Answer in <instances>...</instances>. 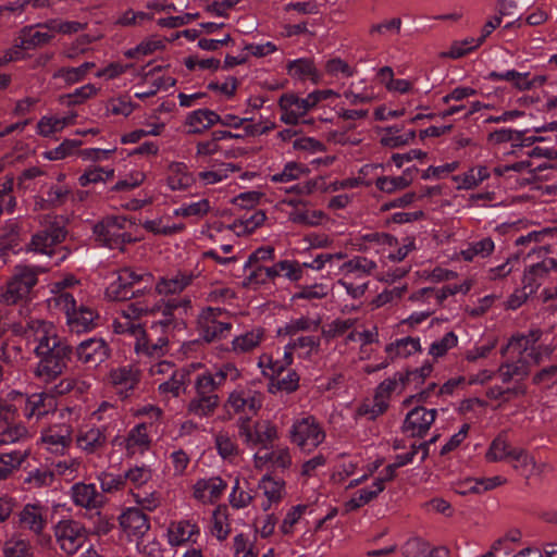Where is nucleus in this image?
Wrapping results in <instances>:
<instances>
[{
  "mask_svg": "<svg viewBox=\"0 0 557 557\" xmlns=\"http://www.w3.org/2000/svg\"><path fill=\"white\" fill-rule=\"evenodd\" d=\"M24 334L28 341H34V352L39 359L35 375L46 382L61 375L74 357V348L64 338H61L54 326L44 320L27 322Z\"/></svg>",
  "mask_w": 557,
  "mask_h": 557,
  "instance_id": "1",
  "label": "nucleus"
},
{
  "mask_svg": "<svg viewBox=\"0 0 557 557\" xmlns=\"http://www.w3.org/2000/svg\"><path fill=\"white\" fill-rule=\"evenodd\" d=\"M189 299L169 300L163 307L162 319L152 322L149 331H145L141 325L132 324L129 330L133 334L139 335L135 345L137 352H144L151 357H161L164 355L165 347L169 344V337L175 330H184L186 323L182 317L181 310L186 311L189 307Z\"/></svg>",
  "mask_w": 557,
  "mask_h": 557,
  "instance_id": "2",
  "label": "nucleus"
},
{
  "mask_svg": "<svg viewBox=\"0 0 557 557\" xmlns=\"http://www.w3.org/2000/svg\"><path fill=\"white\" fill-rule=\"evenodd\" d=\"M126 219L123 216H108L94 226L96 239L111 249L124 250L127 243L134 242L132 235L125 232Z\"/></svg>",
  "mask_w": 557,
  "mask_h": 557,
  "instance_id": "3",
  "label": "nucleus"
},
{
  "mask_svg": "<svg viewBox=\"0 0 557 557\" xmlns=\"http://www.w3.org/2000/svg\"><path fill=\"white\" fill-rule=\"evenodd\" d=\"M195 396L187 404V413L198 418L211 417L220 405L218 389L212 387L211 381L198 375L195 381Z\"/></svg>",
  "mask_w": 557,
  "mask_h": 557,
  "instance_id": "4",
  "label": "nucleus"
},
{
  "mask_svg": "<svg viewBox=\"0 0 557 557\" xmlns=\"http://www.w3.org/2000/svg\"><path fill=\"white\" fill-rule=\"evenodd\" d=\"M238 435L247 445H261L268 449L277 438V429L269 420L257 421L251 425L250 417H240L237 421Z\"/></svg>",
  "mask_w": 557,
  "mask_h": 557,
  "instance_id": "5",
  "label": "nucleus"
},
{
  "mask_svg": "<svg viewBox=\"0 0 557 557\" xmlns=\"http://www.w3.org/2000/svg\"><path fill=\"white\" fill-rule=\"evenodd\" d=\"M37 283V273L26 265L15 268V273L8 282L5 292L0 295V301L10 306L26 297Z\"/></svg>",
  "mask_w": 557,
  "mask_h": 557,
  "instance_id": "6",
  "label": "nucleus"
},
{
  "mask_svg": "<svg viewBox=\"0 0 557 557\" xmlns=\"http://www.w3.org/2000/svg\"><path fill=\"white\" fill-rule=\"evenodd\" d=\"M54 536L60 548L73 555L86 543L88 532L78 521L61 520L54 527Z\"/></svg>",
  "mask_w": 557,
  "mask_h": 557,
  "instance_id": "7",
  "label": "nucleus"
},
{
  "mask_svg": "<svg viewBox=\"0 0 557 557\" xmlns=\"http://www.w3.org/2000/svg\"><path fill=\"white\" fill-rule=\"evenodd\" d=\"M222 314V309L211 307L203 309L199 314L197 322L198 331L207 343L226 337L230 333L232 324L220 321L219 317Z\"/></svg>",
  "mask_w": 557,
  "mask_h": 557,
  "instance_id": "8",
  "label": "nucleus"
},
{
  "mask_svg": "<svg viewBox=\"0 0 557 557\" xmlns=\"http://www.w3.org/2000/svg\"><path fill=\"white\" fill-rule=\"evenodd\" d=\"M290 435L294 443L308 451L318 447L325 437L324 432L313 417L304 418L296 422L290 431Z\"/></svg>",
  "mask_w": 557,
  "mask_h": 557,
  "instance_id": "9",
  "label": "nucleus"
},
{
  "mask_svg": "<svg viewBox=\"0 0 557 557\" xmlns=\"http://www.w3.org/2000/svg\"><path fill=\"white\" fill-rule=\"evenodd\" d=\"M110 356V348L104 339L92 337L81 342L74 349L77 361L89 367H97Z\"/></svg>",
  "mask_w": 557,
  "mask_h": 557,
  "instance_id": "10",
  "label": "nucleus"
},
{
  "mask_svg": "<svg viewBox=\"0 0 557 557\" xmlns=\"http://www.w3.org/2000/svg\"><path fill=\"white\" fill-rule=\"evenodd\" d=\"M436 416V409L417 406L407 413L401 430L405 433L410 432L412 437H424L434 423Z\"/></svg>",
  "mask_w": 557,
  "mask_h": 557,
  "instance_id": "11",
  "label": "nucleus"
},
{
  "mask_svg": "<svg viewBox=\"0 0 557 557\" xmlns=\"http://www.w3.org/2000/svg\"><path fill=\"white\" fill-rule=\"evenodd\" d=\"M259 364L271 369L272 374L276 375V381L272 380L269 384V392L275 393L276 391H284L293 393L298 388L299 376L295 371L288 370L285 376H282L284 367L277 361L273 362L270 356L263 355L260 358Z\"/></svg>",
  "mask_w": 557,
  "mask_h": 557,
  "instance_id": "12",
  "label": "nucleus"
},
{
  "mask_svg": "<svg viewBox=\"0 0 557 557\" xmlns=\"http://www.w3.org/2000/svg\"><path fill=\"white\" fill-rule=\"evenodd\" d=\"M263 395L251 389H238L230 394L227 405L235 412L257 414L262 407Z\"/></svg>",
  "mask_w": 557,
  "mask_h": 557,
  "instance_id": "13",
  "label": "nucleus"
},
{
  "mask_svg": "<svg viewBox=\"0 0 557 557\" xmlns=\"http://www.w3.org/2000/svg\"><path fill=\"white\" fill-rule=\"evenodd\" d=\"M557 269V261L554 258H545L529 267L524 271L522 278L524 297L536 292L541 285V280L544 278L550 270Z\"/></svg>",
  "mask_w": 557,
  "mask_h": 557,
  "instance_id": "14",
  "label": "nucleus"
},
{
  "mask_svg": "<svg viewBox=\"0 0 557 557\" xmlns=\"http://www.w3.org/2000/svg\"><path fill=\"white\" fill-rule=\"evenodd\" d=\"M120 525L128 534L144 535L150 528L148 517L138 508H128L120 516Z\"/></svg>",
  "mask_w": 557,
  "mask_h": 557,
  "instance_id": "15",
  "label": "nucleus"
},
{
  "mask_svg": "<svg viewBox=\"0 0 557 557\" xmlns=\"http://www.w3.org/2000/svg\"><path fill=\"white\" fill-rule=\"evenodd\" d=\"M221 123V116L209 109H199L188 114L186 124L190 126L188 134H201L212 125Z\"/></svg>",
  "mask_w": 557,
  "mask_h": 557,
  "instance_id": "16",
  "label": "nucleus"
},
{
  "mask_svg": "<svg viewBox=\"0 0 557 557\" xmlns=\"http://www.w3.org/2000/svg\"><path fill=\"white\" fill-rule=\"evenodd\" d=\"M146 292H150V286L145 285L140 288L133 284H126V282H121V278L117 277L116 281L111 283V285L107 288V297L111 300L124 301L129 300L132 298L139 297L144 295Z\"/></svg>",
  "mask_w": 557,
  "mask_h": 557,
  "instance_id": "17",
  "label": "nucleus"
},
{
  "mask_svg": "<svg viewBox=\"0 0 557 557\" xmlns=\"http://www.w3.org/2000/svg\"><path fill=\"white\" fill-rule=\"evenodd\" d=\"M72 496L76 505L85 508H97L102 504V495L94 484L76 483L72 487Z\"/></svg>",
  "mask_w": 557,
  "mask_h": 557,
  "instance_id": "18",
  "label": "nucleus"
},
{
  "mask_svg": "<svg viewBox=\"0 0 557 557\" xmlns=\"http://www.w3.org/2000/svg\"><path fill=\"white\" fill-rule=\"evenodd\" d=\"M193 274L178 272L174 277H162L156 285V292L160 295L177 294L184 290L193 281Z\"/></svg>",
  "mask_w": 557,
  "mask_h": 557,
  "instance_id": "19",
  "label": "nucleus"
},
{
  "mask_svg": "<svg viewBox=\"0 0 557 557\" xmlns=\"http://www.w3.org/2000/svg\"><path fill=\"white\" fill-rule=\"evenodd\" d=\"M186 170V165L181 162L169 165L168 185L172 190H184L191 186L194 177Z\"/></svg>",
  "mask_w": 557,
  "mask_h": 557,
  "instance_id": "20",
  "label": "nucleus"
},
{
  "mask_svg": "<svg viewBox=\"0 0 557 557\" xmlns=\"http://www.w3.org/2000/svg\"><path fill=\"white\" fill-rule=\"evenodd\" d=\"M54 406V398L47 394H33L25 403L24 413L27 418L45 416Z\"/></svg>",
  "mask_w": 557,
  "mask_h": 557,
  "instance_id": "21",
  "label": "nucleus"
},
{
  "mask_svg": "<svg viewBox=\"0 0 557 557\" xmlns=\"http://www.w3.org/2000/svg\"><path fill=\"white\" fill-rule=\"evenodd\" d=\"M110 377L112 384L117 388V393L123 397H127L128 391H132L138 383L137 373L127 368L111 371Z\"/></svg>",
  "mask_w": 557,
  "mask_h": 557,
  "instance_id": "22",
  "label": "nucleus"
},
{
  "mask_svg": "<svg viewBox=\"0 0 557 557\" xmlns=\"http://www.w3.org/2000/svg\"><path fill=\"white\" fill-rule=\"evenodd\" d=\"M20 521L25 528H28L36 534H40L46 525L41 507L32 504H27L21 511Z\"/></svg>",
  "mask_w": 557,
  "mask_h": 557,
  "instance_id": "23",
  "label": "nucleus"
},
{
  "mask_svg": "<svg viewBox=\"0 0 557 557\" xmlns=\"http://www.w3.org/2000/svg\"><path fill=\"white\" fill-rule=\"evenodd\" d=\"M288 74L298 79L309 77L314 84L319 82V74L311 59H298L287 64Z\"/></svg>",
  "mask_w": 557,
  "mask_h": 557,
  "instance_id": "24",
  "label": "nucleus"
},
{
  "mask_svg": "<svg viewBox=\"0 0 557 557\" xmlns=\"http://www.w3.org/2000/svg\"><path fill=\"white\" fill-rule=\"evenodd\" d=\"M107 437L99 428H90L86 431L81 430L77 435V445L88 453H94L106 444Z\"/></svg>",
  "mask_w": 557,
  "mask_h": 557,
  "instance_id": "25",
  "label": "nucleus"
},
{
  "mask_svg": "<svg viewBox=\"0 0 557 557\" xmlns=\"http://www.w3.org/2000/svg\"><path fill=\"white\" fill-rule=\"evenodd\" d=\"M226 487V483L221 478H211L209 480H199L194 486V496L197 499H205V493L209 492L210 499H216Z\"/></svg>",
  "mask_w": 557,
  "mask_h": 557,
  "instance_id": "26",
  "label": "nucleus"
},
{
  "mask_svg": "<svg viewBox=\"0 0 557 557\" xmlns=\"http://www.w3.org/2000/svg\"><path fill=\"white\" fill-rule=\"evenodd\" d=\"M386 352L395 357H408L414 352L421 351L420 339L414 337H405L391 343L385 348Z\"/></svg>",
  "mask_w": 557,
  "mask_h": 557,
  "instance_id": "27",
  "label": "nucleus"
},
{
  "mask_svg": "<svg viewBox=\"0 0 557 557\" xmlns=\"http://www.w3.org/2000/svg\"><path fill=\"white\" fill-rule=\"evenodd\" d=\"M264 336L262 329H255L243 335L235 337L232 342V349L235 352H248L255 349Z\"/></svg>",
  "mask_w": 557,
  "mask_h": 557,
  "instance_id": "28",
  "label": "nucleus"
},
{
  "mask_svg": "<svg viewBox=\"0 0 557 557\" xmlns=\"http://www.w3.org/2000/svg\"><path fill=\"white\" fill-rule=\"evenodd\" d=\"M207 381H211L212 387L219 389L227 380L235 382L240 377V371L233 363H224L214 373H205L200 375Z\"/></svg>",
  "mask_w": 557,
  "mask_h": 557,
  "instance_id": "29",
  "label": "nucleus"
},
{
  "mask_svg": "<svg viewBox=\"0 0 557 557\" xmlns=\"http://www.w3.org/2000/svg\"><path fill=\"white\" fill-rule=\"evenodd\" d=\"M374 488H361L355 496L345 504L346 511H352L361 506L368 504L374 499L381 492L384 491L385 486L382 485V481H374Z\"/></svg>",
  "mask_w": 557,
  "mask_h": 557,
  "instance_id": "30",
  "label": "nucleus"
},
{
  "mask_svg": "<svg viewBox=\"0 0 557 557\" xmlns=\"http://www.w3.org/2000/svg\"><path fill=\"white\" fill-rule=\"evenodd\" d=\"M53 35L48 32H33L32 26H26L21 30V42L17 47L22 49H32L48 44Z\"/></svg>",
  "mask_w": 557,
  "mask_h": 557,
  "instance_id": "31",
  "label": "nucleus"
},
{
  "mask_svg": "<svg viewBox=\"0 0 557 557\" xmlns=\"http://www.w3.org/2000/svg\"><path fill=\"white\" fill-rule=\"evenodd\" d=\"M170 542L174 545H181L191 539L194 534L199 533V529L196 524L189 521H180L173 523L170 529Z\"/></svg>",
  "mask_w": 557,
  "mask_h": 557,
  "instance_id": "32",
  "label": "nucleus"
},
{
  "mask_svg": "<svg viewBox=\"0 0 557 557\" xmlns=\"http://www.w3.org/2000/svg\"><path fill=\"white\" fill-rule=\"evenodd\" d=\"M515 450L506 440L504 434H499L490 445L488 450L485 454V458L490 462H496L510 458L511 453Z\"/></svg>",
  "mask_w": 557,
  "mask_h": 557,
  "instance_id": "33",
  "label": "nucleus"
},
{
  "mask_svg": "<svg viewBox=\"0 0 557 557\" xmlns=\"http://www.w3.org/2000/svg\"><path fill=\"white\" fill-rule=\"evenodd\" d=\"M4 557H33L34 549L28 541L11 539L4 543Z\"/></svg>",
  "mask_w": 557,
  "mask_h": 557,
  "instance_id": "34",
  "label": "nucleus"
},
{
  "mask_svg": "<svg viewBox=\"0 0 557 557\" xmlns=\"http://www.w3.org/2000/svg\"><path fill=\"white\" fill-rule=\"evenodd\" d=\"M26 451H11L0 455V479H7L26 458Z\"/></svg>",
  "mask_w": 557,
  "mask_h": 557,
  "instance_id": "35",
  "label": "nucleus"
},
{
  "mask_svg": "<svg viewBox=\"0 0 557 557\" xmlns=\"http://www.w3.org/2000/svg\"><path fill=\"white\" fill-rule=\"evenodd\" d=\"M290 267L288 260H282L275 263L273 267H257L249 275L250 281L264 283L267 278L273 280L280 275L281 270Z\"/></svg>",
  "mask_w": 557,
  "mask_h": 557,
  "instance_id": "36",
  "label": "nucleus"
},
{
  "mask_svg": "<svg viewBox=\"0 0 557 557\" xmlns=\"http://www.w3.org/2000/svg\"><path fill=\"white\" fill-rule=\"evenodd\" d=\"M494 250V242L490 238H483L471 244L467 249L461 250L460 255L465 261H472L475 256L485 258Z\"/></svg>",
  "mask_w": 557,
  "mask_h": 557,
  "instance_id": "37",
  "label": "nucleus"
},
{
  "mask_svg": "<svg viewBox=\"0 0 557 557\" xmlns=\"http://www.w3.org/2000/svg\"><path fill=\"white\" fill-rule=\"evenodd\" d=\"M189 376V371L185 369L177 370L173 373L172 377L160 384L159 391L162 393H172L174 396H178L181 392L185 391V382Z\"/></svg>",
  "mask_w": 557,
  "mask_h": 557,
  "instance_id": "38",
  "label": "nucleus"
},
{
  "mask_svg": "<svg viewBox=\"0 0 557 557\" xmlns=\"http://www.w3.org/2000/svg\"><path fill=\"white\" fill-rule=\"evenodd\" d=\"M94 67L95 63L85 62L78 67H62L54 74V76L62 77L67 84H74L82 81Z\"/></svg>",
  "mask_w": 557,
  "mask_h": 557,
  "instance_id": "39",
  "label": "nucleus"
},
{
  "mask_svg": "<svg viewBox=\"0 0 557 557\" xmlns=\"http://www.w3.org/2000/svg\"><path fill=\"white\" fill-rule=\"evenodd\" d=\"M309 173V169L297 162H288L285 164L281 173L271 176L274 183L290 182L298 180L302 174Z\"/></svg>",
  "mask_w": 557,
  "mask_h": 557,
  "instance_id": "40",
  "label": "nucleus"
},
{
  "mask_svg": "<svg viewBox=\"0 0 557 557\" xmlns=\"http://www.w3.org/2000/svg\"><path fill=\"white\" fill-rule=\"evenodd\" d=\"M259 488L263 490V493L270 503H277L282 499L284 482L276 481L270 475H264L259 482Z\"/></svg>",
  "mask_w": 557,
  "mask_h": 557,
  "instance_id": "41",
  "label": "nucleus"
},
{
  "mask_svg": "<svg viewBox=\"0 0 557 557\" xmlns=\"http://www.w3.org/2000/svg\"><path fill=\"white\" fill-rule=\"evenodd\" d=\"M412 183V177H407L406 173L397 177H379L375 182V186L385 193H393L397 189H404Z\"/></svg>",
  "mask_w": 557,
  "mask_h": 557,
  "instance_id": "42",
  "label": "nucleus"
},
{
  "mask_svg": "<svg viewBox=\"0 0 557 557\" xmlns=\"http://www.w3.org/2000/svg\"><path fill=\"white\" fill-rule=\"evenodd\" d=\"M497 8L500 16L511 18V21L505 25V28L511 27L516 22L521 20L522 8L517 0H497Z\"/></svg>",
  "mask_w": 557,
  "mask_h": 557,
  "instance_id": "43",
  "label": "nucleus"
},
{
  "mask_svg": "<svg viewBox=\"0 0 557 557\" xmlns=\"http://www.w3.org/2000/svg\"><path fill=\"white\" fill-rule=\"evenodd\" d=\"M42 441L51 446H55V450H58V447L63 449L71 443L70 429L63 425L59 431L49 430V432L44 435Z\"/></svg>",
  "mask_w": 557,
  "mask_h": 557,
  "instance_id": "44",
  "label": "nucleus"
},
{
  "mask_svg": "<svg viewBox=\"0 0 557 557\" xmlns=\"http://www.w3.org/2000/svg\"><path fill=\"white\" fill-rule=\"evenodd\" d=\"M121 278V282H126V284H133L137 286V288H140L145 285H148L151 287V274L149 273H137L131 268H124L120 270L119 276Z\"/></svg>",
  "mask_w": 557,
  "mask_h": 557,
  "instance_id": "45",
  "label": "nucleus"
},
{
  "mask_svg": "<svg viewBox=\"0 0 557 557\" xmlns=\"http://www.w3.org/2000/svg\"><path fill=\"white\" fill-rule=\"evenodd\" d=\"M458 338L454 332H448L445 336L434 342L429 349V354L434 358L443 357L447 351L457 345Z\"/></svg>",
  "mask_w": 557,
  "mask_h": 557,
  "instance_id": "46",
  "label": "nucleus"
},
{
  "mask_svg": "<svg viewBox=\"0 0 557 557\" xmlns=\"http://www.w3.org/2000/svg\"><path fill=\"white\" fill-rule=\"evenodd\" d=\"M399 384H401L403 387L406 385L403 373L400 372L396 373L393 377L386 379L380 383L375 391V396L387 401L391 394L396 391Z\"/></svg>",
  "mask_w": 557,
  "mask_h": 557,
  "instance_id": "47",
  "label": "nucleus"
},
{
  "mask_svg": "<svg viewBox=\"0 0 557 557\" xmlns=\"http://www.w3.org/2000/svg\"><path fill=\"white\" fill-rule=\"evenodd\" d=\"M82 145V140L77 139H65L57 148L46 151L45 158L48 160H61L70 156L77 147Z\"/></svg>",
  "mask_w": 557,
  "mask_h": 557,
  "instance_id": "48",
  "label": "nucleus"
},
{
  "mask_svg": "<svg viewBox=\"0 0 557 557\" xmlns=\"http://www.w3.org/2000/svg\"><path fill=\"white\" fill-rule=\"evenodd\" d=\"M337 96V94L331 89L325 90H315L307 96V98H301L299 102V112L307 113L310 109L315 107L321 100L329 99L330 97Z\"/></svg>",
  "mask_w": 557,
  "mask_h": 557,
  "instance_id": "49",
  "label": "nucleus"
},
{
  "mask_svg": "<svg viewBox=\"0 0 557 557\" xmlns=\"http://www.w3.org/2000/svg\"><path fill=\"white\" fill-rule=\"evenodd\" d=\"M96 94L94 85L88 84L77 88L74 92L61 97V101L67 106H76L83 103L86 99Z\"/></svg>",
  "mask_w": 557,
  "mask_h": 557,
  "instance_id": "50",
  "label": "nucleus"
},
{
  "mask_svg": "<svg viewBox=\"0 0 557 557\" xmlns=\"http://www.w3.org/2000/svg\"><path fill=\"white\" fill-rule=\"evenodd\" d=\"M490 176V172L486 166H479L478 169H471L461 178L460 187L471 189L479 183L483 182Z\"/></svg>",
  "mask_w": 557,
  "mask_h": 557,
  "instance_id": "51",
  "label": "nucleus"
},
{
  "mask_svg": "<svg viewBox=\"0 0 557 557\" xmlns=\"http://www.w3.org/2000/svg\"><path fill=\"white\" fill-rule=\"evenodd\" d=\"M215 445L219 454L223 458L237 456L238 447L235 442L225 433H219L215 436Z\"/></svg>",
  "mask_w": 557,
  "mask_h": 557,
  "instance_id": "52",
  "label": "nucleus"
},
{
  "mask_svg": "<svg viewBox=\"0 0 557 557\" xmlns=\"http://www.w3.org/2000/svg\"><path fill=\"white\" fill-rule=\"evenodd\" d=\"M71 315L72 317L67 318L69 322L71 324L82 326L84 330L88 329L96 318V313L91 309L84 306L77 308L76 312H73Z\"/></svg>",
  "mask_w": 557,
  "mask_h": 557,
  "instance_id": "53",
  "label": "nucleus"
},
{
  "mask_svg": "<svg viewBox=\"0 0 557 557\" xmlns=\"http://www.w3.org/2000/svg\"><path fill=\"white\" fill-rule=\"evenodd\" d=\"M324 213L322 211H295L289 214V220L294 223L305 225L320 224Z\"/></svg>",
  "mask_w": 557,
  "mask_h": 557,
  "instance_id": "54",
  "label": "nucleus"
},
{
  "mask_svg": "<svg viewBox=\"0 0 557 557\" xmlns=\"http://www.w3.org/2000/svg\"><path fill=\"white\" fill-rule=\"evenodd\" d=\"M213 528H212V534L216 536L218 540L222 541L225 540L230 533L228 525L225 524V521L227 519L225 509L222 510L221 508H218L213 511Z\"/></svg>",
  "mask_w": 557,
  "mask_h": 557,
  "instance_id": "55",
  "label": "nucleus"
},
{
  "mask_svg": "<svg viewBox=\"0 0 557 557\" xmlns=\"http://www.w3.org/2000/svg\"><path fill=\"white\" fill-rule=\"evenodd\" d=\"M387 408H388V403L374 395L373 404L372 405H369V404L361 405L358 409V413L360 416L370 414V420H374L380 414H383Z\"/></svg>",
  "mask_w": 557,
  "mask_h": 557,
  "instance_id": "56",
  "label": "nucleus"
},
{
  "mask_svg": "<svg viewBox=\"0 0 557 557\" xmlns=\"http://www.w3.org/2000/svg\"><path fill=\"white\" fill-rule=\"evenodd\" d=\"M318 327V324L311 321L309 318L302 317L298 320L290 321L283 329L278 330V334L295 335L299 331H308Z\"/></svg>",
  "mask_w": 557,
  "mask_h": 557,
  "instance_id": "57",
  "label": "nucleus"
},
{
  "mask_svg": "<svg viewBox=\"0 0 557 557\" xmlns=\"http://www.w3.org/2000/svg\"><path fill=\"white\" fill-rule=\"evenodd\" d=\"M433 366L430 362H425L421 368L403 373L405 383L416 382L417 384H423L425 379L431 375Z\"/></svg>",
  "mask_w": 557,
  "mask_h": 557,
  "instance_id": "58",
  "label": "nucleus"
},
{
  "mask_svg": "<svg viewBox=\"0 0 557 557\" xmlns=\"http://www.w3.org/2000/svg\"><path fill=\"white\" fill-rule=\"evenodd\" d=\"M253 499V496L243 490H239V480L236 479L235 485L233 487L230 503L234 508H244L247 507Z\"/></svg>",
  "mask_w": 557,
  "mask_h": 557,
  "instance_id": "59",
  "label": "nucleus"
},
{
  "mask_svg": "<svg viewBox=\"0 0 557 557\" xmlns=\"http://www.w3.org/2000/svg\"><path fill=\"white\" fill-rule=\"evenodd\" d=\"M53 472L46 469H36L28 473L25 482L30 483L34 487H41L49 485L53 481Z\"/></svg>",
  "mask_w": 557,
  "mask_h": 557,
  "instance_id": "60",
  "label": "nucleus"
},
{
  "mask_svg": "<svg viewBox=\"0 0 557 557\" xmlns=\"http://www.w3.org/2000/svg\"><path fill=\"white\" fill-rule=\"evenodd\" d=\"M51 237L47 232L41 231L35 234L32 238L30 246L35 251L41 253L52 255L53 250L51 249L55 244L50 243Z\"/></svg>",
  "mask_w": 557,
  "mask_h": 557,
  "instance_id": "61",
  "label": "nucleus"
},
{
  "mask_svg": "<svg viewBox=\"0 0 557 557\" xmlns=\"http://www.w3.org/2000/svg\"><path fill=\"white\" fill-rule=\"evenodd\" d=\"M101 488L106 493H111L121 490L125 484V476L112 475L110 473H102L100 475Z\"/></svg>",
  "mask_w": 557,
  "mask_h": 557,
  "instance_id": "62",
  "label": "nucleus"
},
{
  "mask_svg": "<svg viewBox=\"0 0 557 557\" xmlns=\"http://www.w3.org/2000/svg\"><path fill=\"white\" fill-rule=\"evenodd\" d=\"M343 268H346L350 271H361L363 273L370 274L376 268V263L372 260H368L364 257H355L354 259L345 262Z\"/></svg>",
  "mask_w": 557,
  "mask_h": 557,
  "instance_id": "63",
  "label": "nucleus"
},
{
  "mask_svg": "<svg viewBox=\"0 0 557 557\" xmlns=\"http://www.w3.org/2000/svg\"><path fill=\"white\" fill-rule=\"evenodd\" d=\"M70 189L63 186H51L47 193L46 201L49 207H58L64 203Z\"/></svg>",
  "mask_w": 557,
  "mask_h": 557,
  "instance_id": "64",
  "label": "nucleus"
}]
</instances>
